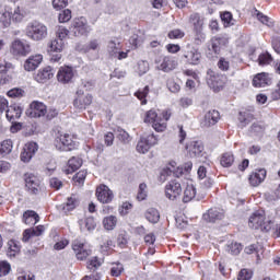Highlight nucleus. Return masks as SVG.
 I'll return each mask as SVG.
<instances>
[{
    "instance_id": "nucleus-52",
    "label": "nucleus",
    "mask_w": 280,
    "mask_h": 280,
    "mask_svg": "<svg viewBox=\"0 0 280 280\" xmlns=\"http://www.w3.org/2000/svg\"><path fill=\"white\" fill-rule=\"evenodd\" d=\"M132 210V203L125 201L121 203V206H119L118 208V212L119 215H128V213H130V211Z\"/></svg>"
},
{
    "instance_id": "nucleus-20",
    "label": "nucleus",
    "mask_w": 280,
    "mask_h": 280,
    "mask_svg": "<svg viewBox=\"0 0 280 280\" xmlns=\"http://www.w3.org/2000/svg\"><path fill=\"white\" fill-rule=\"evenodd\" d=\"M43 233H45V226L44 225H38L36 228H32V229H26L23 232V242H30V240H32V237H40V235H43Z\"/></svg>"
},
{
    "instance_id": "nucleus-33",
    "label": "nucleus",
    "mask_w": 280,
    "mask_h": 280,
    "mask_svg": "<svg viewBox=\"0 0 280 280\" xmlns=\"http://www.w3.org/2000/svg\"><path fill=\"white\" fill-rule=\"evenodd\" d=\"M196 198V187L194 184H187V186L184 189V195H183V202H191Z\"/></svg>"
},
{
    "instance_id": "nucleus-48",
    "label": "nucleus",
    "mask_w": 280,
    "mask_h": 280,
    "mask_svg": "<svg viewBox=\"0 0 280 280\" xmlns=\"http://www.w3.org/2000/svg\"><path fill=\"white\" fill-rule=\"evenodd\" d=\"M145 198H148V185L142 183L139 185L137 199L141 201L145 200Z\"/></svg>"
},
{
    "instance_id": "nucleus-21",
    "label": "nucleus",
    "mask_w": 280,
    "mask_h": 280,
    "mask_svg": "<svg viewBox=\"0 0 280 280\" xmlns=\"http://www.w3.org/2000/svg\"><path fill=\"white\" fill-rule=\"evenodd\" d=\"M218 121H220V112L212 109L205 115L202 124L209 128L211 126H215Z\"/></svg>"
},
{
    "instance_id": "nucleus-51",
    "label": "nucleus",
    "mask_w": 280,
    "mask_h": 280,
    "mask_svg": "<svg viewBox=\"0 0 280 280\" xmlns=\"http://www.w3.org/2000/svg\"><path fill=\"white\" fill-rule=\"evenodd\" d=\"M56 36L58 40H62L65 43V39L69 36V30L65 26H58Z\"/></svg>"
},
{
    "instance_id": "nucleus-18",
    "label": "nucleus",
    "mask_w": 280,
    "mask_h": 280,
    "mask_svg": "<svg viewBox=\"0 0 280 280\" xmlns=\"http://www.w3.org/2000/svg\"><path fill=\"white\" fill-rule=\"evenodd\" d=\"M42 62H43V55L40 54L31 55L24 62V69L25 71H36V69L40 67Z\"/></svg>"
},
{
    "instance_id": "nucleus-45",
    "label": "nucleus",
    "mask_w": 280,
    "mask_h": 280,
    "mask_svg": "<svg viewBox=\"0 0 280 280\" xmlns=\"http://www.w3.org/2000/svg\"><path fill=\"white\" fill-rule=\"evenodd\" d=\"M124 273V265L121 262H113L110 267L112 277H121Z\"/></svg>"
},
{
    "instance_id": "nucleus-44",
    "label": "nucleus",
    "mask_w": 280,
    "mask_h": 280,
    "mask_svg": "<svg viewBox=\"0 0 280 280\" xmlns=\"http://www.w3.org/2000/svg\"><path fill=\"white\" fill-rule=\"evenodd\" d=\"M10 14L12 21H15L16 23H20V21H23V19H25V11L20 7H16L13 12H10Z\"/></svg>"
},
{
    "instance_id": "nucleus-19",
    "label": "nucleus",
    "mask_w": 280,
    "mask_h": 280,
    "mask_svg": "<svg viewBox=\"0 0 280 280\" xmlns=\"http://www.w3.org/2000/svg\"><path fill=\"white\" fill-rule=\"evenodd\" d=\"M186 149L188 150L189 156L198 159V156H202V152H205V144H202V141L196 140L191 141Z\"/></svg>"
},
{
    "instance_id": "nucleus-59",
    "label": "nucleus",
    "mask_w": 280,
    "mask_h": 280,
    "mask_svg": "<svg viewBox=\"0 0 280 280\" xmlns=\"http://www.w3.org/2000/svg\"><path fill=\"white\" fill-rule=\"evenodd\" d=\"M253 279V271L248 269H242L238 273V280H250Z\"/></svg>"
},
{
    "instance_id": "nucleus-6",
    "label": "nucleus",
    "mask_w": 280,
    "mask_h": 280,
    "mask_svg": "<svg viewBox=\"0 0 280 280\" xmlns=\"http://www.w3.org/2000/svg\"><path fill=\"white\" fill-rule=\"evenodd\" d=\"M180 196H183V186H180V182L171 180L165 186V197L173 202L176 200H180Z\"/></svg>"
},
{
    "instance_id": "nucleus-17",
    "label": "nucleus",
    "mask_w": 280,
    "mask_h": 280,
    "mask_svg": "<svg viewBox=\"0 0 280 280\" xmlns=\"http://www.w3.org/2000/svg\"><path fill=\"white\" fill-rule=\"evenodd\" d=\"M205 222H220V220H224V210L219 208H211L206 213H203Z\"/></svg>"
},
{
    "instance_id": "nucleus-10",
    "label": "nucleus",
    "mask_w": 280,
    "mask_h": 280,
    "mask_svg": "<svg viewBox=\"0 0 280 280\" xmlns=\"http://www.w3.org/2000/svg\"><path fill=\"white\" fill-rule=\"evenodd\" d=\"M26 115L35 119L45 117L47 115V105H45L43 102L34 101L30 104Z\"/></svg>"
},
{
    "instance_id": "nucleus-12",
    "label": "nucleus",
    "mask_w": 280,
    "mask_h": 280,
    "mask_svg": "<svg viewBox=\"0 0 280 280\" xmlns=\"http://www.w3.org/2000/svg\"><path fill=\"white\" fill-rule=\"evenodd\" d=\"M25 187L28 194H38L40 191V180L34 174L27 173L24 175Z\"/></svg>"
},
{
    "instance_id": "nucleus-30",
    "label": "nucleus",
    "mask_w": 280,
    "mask_h": 280,
    "mask_svg": "<svg viewBox=\"0 0 280 280\" xmlns=\"http://www.w3.org/2000/svg\"><path fill=\"white\" fill-rule=\"evenodd\" d=\"M262 180H266V171L259 170L256 173H253L249 176V183L253 187H259L261 185Z\"/></svg>"
},
{
    "instance_id": "nucleus-1",
    "label": "nucleus",
    "mask_w": 280,
    "mask_h": 280,
    "mask_svg": "<svg viewBox=\"0 0 280 280\" xmlns=\"http://www.w3.org/2000/svg\"><path fill=\"white\" fill-rule=\"evenodd\" d=\"M26 36L31 38V40H45L47 38V27L45 24L40 22H31L27 24L26 28Z\"/></svg>"
},
{
    "instance_id": "nucleus-9",
    "label": "nucleus",
    "mask_w": 280,
    "mask_h": 280,
    "mask_svg": "<svg viewBox=\"0 0 280 280\" xmlns=\"http://www.w3.org/2000/svg\"><path fill=\"white\" fill-rule=\"evenodd\" d=\"M54 75H56V70L51 66H46L37 70L33 78L38 84H47L49 80L54 79Z\"/></svg>"
},
{
    "instance_id": "nucleus-5",
    "label": "nucleus",
    "mask_w": 280,
    "mask_h": 280,
    "mask_svg": "<svg viewBox=\"0 0 280 280\" xmlns=\"http://www.w3.org/2000/svg\"><path fill=\"white\" fill-rule=\"evenodd\" d=\"M156 143H159V138H156V136L153 133L143 135L138 141L136 150L139 152V154H145L150 151V148H153V145H156Z\"/></svg>"
},
{
    "instance_id": "nucleus-11",
    "label": "nucleus",
    "mask_w": 280,
    "mask_h": 280,
    "mask_svg": "<svg viewBox=\"0 0 280 280\" xmlns=\"http://www.w3.org/2000/svg\"><path fill=\"white\" fill-rule=\"evenodd\" d=\"M155 65L156 68L160 71H164V72H170V71H174V69H176L178 62L175 61L174 58L172 57H158L155 59Z\"/></svg>"
},
{
    "instance_id": "nucleus-25",
    "label": "nucleus",
    "mask_w": 280,
    "mask_h": 280,
    "mask_svg": "<svg viewBox=\"0 0 280 280\" xmlns=\"http://www.w3.org/2000/svg\"><path fill=\"white\" fill-rule=\"evenodd\" d=\"M80 206V198L78 195H71L67 198V201L62 205V210L65 213H69V211H73L77 207Z\"/></svg>"
},
{
    "instance_id": "nucleus-26",
    "label": "nucleus",
    "mask_w": 280,
    "mask_h": 280,
    "mask_svg": "<svg viewBox=\"0 0 280 280\" xmlns=\"http://www.w3.org/2000/svg\"><path fill=\"white\" fill-rule=\"evenodd\" d=\"M79 226L82 233L84 231H95V226H97V223H95V219L93 217H88L85 219L79 220Z\"/></svg>"
},
{
    "instance_id": "nucleus-39",
    "label": "nucleus",
    "mask_w": 280,
    "mask_h": 280,
    "mask_svg": "<svg viewBox=\"0 0 280 280\" xmlns=\"http://www.w3.org/2000/svg\"><path fill=\"white\" fill-rule=\"evenodd\" d=\"M220 163L222 167H231L235 163V156L231 152H225L221 155Z\"/></svg>"
},
{
    "instance_id": "nucleus-47",
    "label": "nucleus",
    "mask_w": 280,
    "mask_h": 280,
    "mask_svg": "<svg viewBox=\"0 0 280 280\" xmlns=\"http://www.w3.org/2000/svg\"><path fill=\"white\" fill-rule=\"evenodd\" d=\"M253 120V115L246 113V112H241L238 114V121L241 124L242 127L250 124V121Z\"/></svg>"
},
{
    "instance_id": "nucleus-29",
    "label": "nucleus",
    "mask_w": 280,
    "mask_h": 280,
    "mask_svg": "<svg viewBox=\"0 0 280 280\" xmlns=\"http://www.w3.org/2000/svg\"><path fill=\"white\" fill-rule=\"evenodd\" d=\"M268 82H270V80L268 79L267 73H258L253 79V86L256 89H264V86H268Z\"/></svg>"
},
{
    "instance_id": "nucleus-2",
    "label": "nucleus",
    "mask_w": 280,
    "mask_h": 280,
    "mask_svg": "<svg viewBox=\"0 0 280 280\" xmlns=\"http://www.w3.org/2000/svg\"><path fill=\"white\" fill-rule=\"evenodd\" d=\"M80 145L78 138L69 133H59L55 139V147L57 150H75Z\"/></svg>"
},
{
    "instance_id": "nucleus-32",
    "label": "nucleus",
    "mask_w": 280,
    "mask_h": 280,
    "mask_svg": "<svg viewBox=\"0 0 280 280\" xmlns=\"http://www.w3.org/2000/svg\"><path fill=\"white\" fill-rule=\"evenodd\" d=\"M121 50V43L119 39H110L107 43V52L109 56H113L114 58H117V54Z\"/></svg>"
},
{
    "instance_id": "nucleus-31",
    "label": "nucleus",
    "mask_w": 280,
    "mask_h": 280,
    "mask_svg": "<svg viewBox=\"0 0 280 280\" xmlns=\"http://www.w3.org/2000/svg\"><path fill=\"white\" fill-rule=\"evenodd\" d=\"M223 45H226V39L223 37H213L209 44V50L214 54H219L220 49H222Z\"/></svg>"
},
{
    "instance_id": "nucleus-62",
    "label": "nucleus",
    "mask_w": 280,
    "mask_h": 280,
    "mask_svg": "<svg viewBox=\"0 0 280 280\" xmlns=\"http://www.w3.org/2000/svg\"><path fill=\"white\" fill-rule=\"evenodd\" d=\"M167 86L171 93H178V91H180V85L173 79L168 80Z\"/></svg>"
},
{
    "instance_id": "nucleus-61",
    "label": "nucleus",
    "mask_w": 280,
    "mask_h": 280,
    "mask_svg": "<svg viewBox=\"0 0 280 280\" xmlns=\"http://www.w3.org/2000/svg\"><path fill=\"white\" fill-rule=\"evenodd\" d=\"M102 266V261L97 259V257H92L88 261V268L89 270H93V268H100Z\"/></svg>"
},
{
    "instance_id": "nucleus-27",
    "label": "nucleus",
    "mask_w": 280,
    "mask_h": 280,
    "mask_svg": "<svg viewBox=\"0 0 280 280\" xmlns=\"http://www.w3.org/2000/svg\"><path fill=\"white\" fill-rule=\"evenodd\" d=\"M39 220H40V217H38V214L33 210H27L23 213L24 224L34 226V224H38Z\"/></svg>"
},
{
    "instance_id": "nucleus-58",
    "label": "nucleus",
    "mask_w": 280,
    "mask_h": 280,
    "mask_svg": "<svg viewBox=\"0 0 280 280\" xmlns=\"http://www.w3.org/2000/svg\"><path fill=\"white\" fill-rule=\"evenodd\" d=\"M185 37V32L178 30V28H175L171 32H168V38L171 39H178V38H184Z\"/></svg>"
},
{
    "instance_id": "nucleus-23",
    "label": "nucleus",
    "mask_w": 280,
    "mask_h": 280,
    "mask_svg": "<svg viewBox=\"0 0 280 280\" xmlns=\"http://www.w3.org/2000/svg\"><path fill=\"white\" fill-rule=\"evenodd\" d=\"M73 104H74V107L78 108L79 110H84L86 106H91V104H93V96L91 94L78 96L74 100Z\"/></svg>"
},
{
    "instance_id": "nucleus-28",
    "label": "nucleus",
    "mask_w": 280,
    "mask_h": 280,
    "mask_svg": "<svg viewBox=\"0 0 280 280\" xmlns=\"http://www.w3.org/2000/svg\"><path fill=\"white\" fill-rule=\"evenodd\" d=\"M65 49V42L62 39L55 38L48 44V54H62Z\"/></svg>"
},
{
    "instance_id": "nucleus-53",
    "label": "nucleus",
    "mask_w": 280,
    "mask_h": 280,
    "mask_svg": "<svg viewBox=\"0 0 280 280\" xmlns=\"http://www.w3.org/2000/svg\"><path fill=\"white\" fill-rule=\"evenodd\" d=\"M221 20L225 27H229V25H235V20H233V14H231V12H224L221 14Z\"/></svg>"
},
{
    "instance_id": "nucleus-60",
    "label": "nucleus",
    "mask_w": 280,
    "mask_h": 280,
    "mask_svg": "<svg viewBox=\"0 0 280 280\" xmlns=\"http://www.w3.org/2000/svg\"><path fill=\"white\" fill-rule=\"evenodd\" d=\"M10 264H8L7 261L0 262V277H5V275H10Z\"/></svg>"
},
{
    "instance_id": "nucleus-41",
    "label": "nucleus",
    "mask_w": 280,
    "mask_h": 280,
    "mask_svg": "<svg viewBox=\"0 0 280 280\" xmlns=\"http://www.w3.org/2000/svg\"><path fill=\"white\" fill-rule=\"evenodd\" d=\"M189 23L194 24L195 32H202V21L200 20V14L192 13L189 18Z\"/></svg>"
},
{
    "instance_id": "nucleus-64",
    "label": "nucleus",
    "mask_w": 280,
    "mask_h": 280,
    "mask_svg": "<svg viewBox=\"0 0 280 280\" xmlns=\"http://www.w3.org/2000/svg\"><path fill=\"white\" fill-rule=\"evenodd\" d=\"M23 93H25L22 89H12L8 92L9 97H23Z\"/></svg>"
},
{
    "instance_id": "nucleus-8",
    "label": "nucleus",
    "mask_w": 280,
    "mask_h": 280,
    "mask_svg": "<svg viewBox=\"0 0 280 280\" xmlns=\"http://www.w3.org/2000/svg\"><path fill=\"white\" fill-rule=\"evenodd\" d=\"M96 198L102 205H110L115 200V192L107 185L101 184L96 187Z\"/></svg>"
},
{
    "instance_id": "nucleus-3",
    "label": "nucleus",
    "mask_w": 280,
    "mask_h": 280,
    "mask_svg": "<svg viewBox=\"0 0 280 280\" xmlns=\"http://www.w3.org/2000/svg\"><path fill=\"white\" fill-rule=\"evenodd\" d=\"M250 229H260L261 231H270V224L272 220H266L265 211H256L249 217L248 221Z\"/></svg>"
},
{
    "instance_id": "nucleus-4",
    "label": "nucleus",
    "mask_w": 280,
    "mask_h": 280,
    "mask_svg": "<svg viewBox=\"0 0 280 280\" xmlns=\"http://www.w3.org/2000/svg\"><path fill=\"white\" fill-rule=\"evenodd\" d=\"M144 122L152 124V128L156 132H165V130L167 129V124L163 121L161 117H159V114H156L154 109H150L145 113Z\"/></svg>"
},
{
    "instance_id": "nucleus-38",
    "label": "nucleus",
    "mask_w": 280,
    "mask_h": 280,
    "mask_svg": "<svg viewBox=\"0 0 280 280\" xmlns=\"http://www.w3.org/2000/svg\"><path fill=\"white\" fill-rule=\"evenodd\" d=\"M98 49H100V40L92 39L81 48V51L82 54H89L90 51H97Z\"/></svg>"
},
{
    "instance_id": "nucleus-37",
    "label": "nucleus",
    "mask_w": 280,
    "mask_h": 280,
    "mask_svg": "<svg viewBox=\"0 0 280 280\" xmlns=\"http://www.w3.org/2000/svg\"><path fill=\"white\" fill-rule=\"evenodd\" d=\"M13 148H14V143L12 142V140L10 139L3 140L0 143V156H8V154L12 152Z\"/></svg>"
},
{
    "instance_id": "nucleus-57",
    "label": "nucleus",
    "mask_w": 280,
    "mask_h": 280,
    "mask_svg": "<svg viewBox=\"0 0 280 280\" xmlns=\"http://www.w3.org/2000/svg\"><path fill=\"white\" fill-rule=\"evenodd\" d=\"M257 20L260 21L262 25H268L269 27L273 25L272 20L261 12H257Z\"/></svg>"
},
{
    "instance_id": "nucleus-34",
    "label": "nucleus",
    "mask_w": 280,
    "mask_h": 280,
    "mask_svg": "<svg viewBox=\"0 0 280 280\" xmlns=\"http://www.w3.org/2000/svg\"><path fill=\"white\" fill-rule=\"evenodd\" d=\"M21 253V243L19 241L11 240L8 242V257H16Z\"/></svg>"
},
{
    "instance_id": "nucleus-7",
    "label": "nucleus",
    "mask_w": 280,
    "mask_h": 280,
    "mask_svg": "<svg viewBox=\"0 0 280 280\" xmlns=\"http://www.w3.org/2000/svg\"><path fill=\"white\" fill-rule=\"evenodd\" d=\"M77 71L71 66H61L57 72V81L60 84H71L75 78Z\"/></svg>"
},
{
    "instance_id": "nucleus-42",
    "label": "nucleus",
    "mask_w": 280,
    "mask_h": 280,
    "mask_svg": "<svg viewBox=\"0 0 280 280\" xmlns=\"http://www.w3.org/2000/svg\"><path fill=\"white\" fill-rule=\"evenodd\" d=\"M12 23V13L10 11L0 12V27H10Z\"/></svg>"
},
{
    "instance_id": "nucleus-49",
    "label": "nucleus",
    "mask_w": 280,
    "mask_h": 280,
    "mask_svg": "<svg viewBox=\"0 0 280 280\" xmlns=\"http://www.w3.org/2000/svg\"><path fill=\"white\" fill-rule=\"evenodd\" d=\"M226 250L228 253H230V255H240V253H242V244L231 243L230 245H228Z\"/></svg>"
},
{
    "instance_id": "nucleus-24",
    "label": "nucleus",
    "mask_w": 280,
    "mask_h": 280,
    "mask_svg": "<svg viewBox=\"0 0 280 280\" xmlns=\"http://www.w3.org/2000/svg\"><path fill=\"white\" fill-rule=\"evenodd\" d=\"M184 57L186 58L188 65H200V58H202V55H200V51L196 48H189Z\"/></svg>"
},
{
    "instance_id": "nucleus-16",
    "label": "nucleus",
    "mask_w": 280,
    "mask_h": 280,
    "mask_svg": "<svg viewBox=\"0 0 280 280\" xmlns=\"http://www.w3.org/2000/svg\"><path fill=\"white\" fill-rule=\"evenodd\" d=\"M11 51L14 56H27L32 51V48L27 42L16 39L12 43Z\"/></svg>"
},
{
    "instance_id": "nucleus-36",
    "label": "nucleus",
    "mask_w": 280,
    "mask_h": 280,
    "mask_svg": "<svg viewBox=\"0 0 280 280\" xmlns=\"http://www.w3.org/2000/svg\"><path fill=\"white\" fill-rule=\"evenodd\" d=\"M245 253L247 255H255L257 259H261V255H264V247L260 244H254L245 247Z\"/></svg>"
},
{
    "instance_id": "nucleus-14",
    "label": "nucleus",
    "mask_w": 280,
    "mask_h": 280,
    "mask_svg": "<svg viewBox=\"0 0 280 280\" xmlns=\"http://www.w3.org/2000/svg\"><path fill=\"white\" fill-rule=\"evenodd\" d=\"M36 152H38V144L36 142H28L24 145L20 159L23 163H30Z\"/></svg>"
},
{
    "instance_id": "nucleus-15",
    "label": "nucleus",
    "mask_w": 280,
    "mask_h": 280,
    "mask_svg": "<svg viewBox=\"0 0 280 280\" xmlns=\"http://www.w3.org/2000/svg\"><path fill=\"white\" fill-rule=\"evenodd\" d=\"M72 250L80 261H84L91 255V249L86 248V245L81 241H74L72 243Z\"/></svg>"
},
{
    "instance_id": "nucleus-56",
    "label": "nucleus",
    "mask_w": 280,
    "mask_h": 280,
    "mask_svg": "<svg viewBox=\"0 0 280 280\" xmlns=\"http://www.w3.org/2000/svg\"><path fill=\"white\" fill-rule=\"evenodd\" d=\"M68 21H71V10L66 9L59 13V23H68Z\"/></svg>"
},
{
    "instance_id": "nucleus-13",
    "label": "nucleus",
    "mask_w": 280,
    "mask_h": 280,
    "mask_svg": "<svg viewBox=\"0 0 280 280\" xmlns=\"http://www.w3.org/2000/svg\"><path fill=\"white\" fill-rule=\"evenodd\" d=\"M71 30L74 36H84V34H89V32H91V27L86 24V19L84 18L75 19L71 25Z\"/></svg>"
},
{
    "instance_id": "nucleus-55",
    "label": "nucleus",
    "mask_w": 280,
    "mask_h": 280,
    "mask_svg": "<svg viewBox=\"0 0 280 280\" xmlns=\"http://www.w3.org/2000/svg\"><path fill=\"white\" fill-rule=\"evenodd\" d=\"M148 93H150V88L144 86L142 91L136 92V97H138V100H141L142 104H148V101L145 100V97H148Z\"/></svg>"
},
{
    "instance_id": "nucleus-22",
    "label": "nucleus",
    "mask_w": 280,
    "mask_h": 280,
    "mask_svg": "<svg viewBox=\"0 0 280 280\" xmlns=\"http://www.w3.org/2000/svg\"><path fill=\"white\" fill-rule=\"evenodd\" d=\"M21 115H23V109L19 105H11L7 109V119L14 124L16 119H21Z\"/></svg>"
},
{
    "instance_id": "nucleus-63",
    "label": "nucleus",
    "mask_w": 280,
    "mask_h": 280,
    "mask_svg": "<svg viewBox=\"0 0 280 280\" xmlns=\"http://www.w3.org/2000/svg\"><path fill=\"white\" fill-rule=\"evenodd\" d=\"M218 67L221 71H229L231 63L229 62V60H226L225 58H221L218 61Z\"/></svg>"
},
{
    "instance_id": "nucleus-40",
    "label": "nucleus",
    "mask_w": 280,
    "mask_h": 280,
    "mask_svg": "<svg viewBox=\"0 0 280 280\" xmlns=\"http://www.w3.org/2000/svg\"><path fill=\"white\" fill-rule=\"evenodd\" d=\"M145 218L152 224H156V222L161 220V213H159V210L154 208H150L145 213Z\"/></svg>"
},
{
    "instance_id": "nucleus-50",
    "label": "nucleus",
    "mask_w": 280,
    "mask_h": 280,
    "mask_svg": "<svg viewBox=\"0 0 280 280\" xmlns=\"http://www.w3.org/2000/svg\"><path fill=\"white\" fill-rule=\"evenodd\" d=\"M117 139L127 144L130 142V135L124 129H117Z\"/></svg>"
},
{
    "instance_id": "nucleus-43",
    "label": "nucleus",
    "mask_w": 280,
    "mask_h": 280,
    "mask_svg": "<svg viewBox=\"0 0 280 280\" xmlns=\"http://www.w3.org/2000/svg\"><path fill=\"white\" fill-rule=\"evenodd\" d=\"M68 166H69L68 173L75 172L77 170H80V167H82V159L71 158L68 161Z\"/></svg>"
},
{
    "instance_id": "nucleus-54",
    "label": "nucleus",
    "mask_w": 280,
    "mask_h": 280,
    "mask_svg": "<svg viewBox=\"0 0 280 280\" xmlns=\"http://www.w3.org/2000/svg\"><path fill=\"white\" fill-rule=\"evenodd\" d=\"M129 43H130L131 46L135 47V49H137V47H141V45H143V37L137 35V34H133V35L129 38Z\"/></svg>"
},
{
    "instance_id": "nucleus-35",
    "label": "nucleus",
    "mask_w": 280,
    "mask_h": 280,
    "mask_svg": "<svg viewBox=\"0 0 280 280\" xmlns=\"http://www.w3.org/2000/svg\"><path fill=\"white\" fill-rule=\"evenodd\" d=\"M117 217L110 214L103 219V226L105 231H115V229L117 228Z\"/></svg>"
},
{
    "instance_id": "nucleus-46",
    "label": "nucleus",
    "mask_w": 280,
    "mask_h": 280,
    "mask_svg": "<svg viewBox=\"0 0 280 280\" xmlns=\"http://www.w3.org/2000/svg\"><path fill=\"white\" fill-rule=\"evenodd\" d=\"M272 62V56L268 52H262L258 57L259 67H266V65H270Z\"/></svg>"
}]
</instances>
